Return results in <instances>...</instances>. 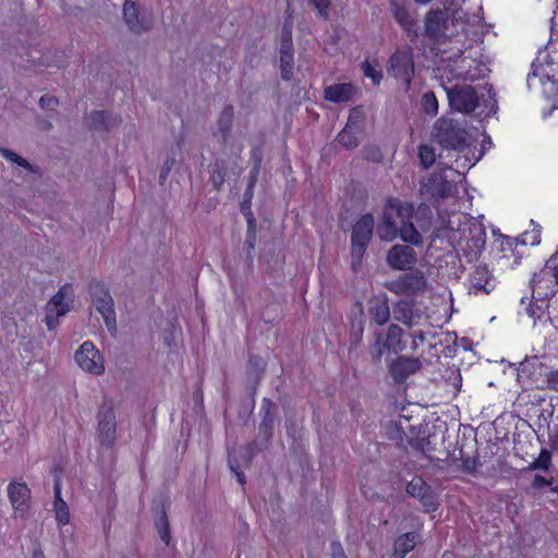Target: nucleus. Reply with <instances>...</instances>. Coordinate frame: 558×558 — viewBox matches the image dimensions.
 Returning a JSON list of instances; mask_svg holds the SVG:
<instances>
[{"mask_svg":"<svg viewBox=\"0 0 558 558\" xmlns=\"http://www.w3.org/2000/svg\"><path fill=\"white\" fill-rule=\"evenodd\" d=\"M460 456H461V461H462V464H461L462 471L466 474H473L476 471L477 466L480 465L478 458L477 457L464 458L462 456V450H460Z\"/></svg>","mask_w":558,"mask_h":558,"instance_id":"nucleus-50","label":"nucleus"},{"mask_svg":"<svg viewBox=\"0 0 558 558\" xmlns=\"http://www.w3.org/2000/svg\"><path fill=\"white\" fill-rule=\"evenodd\" d=\"M123 21L129 31L136 35L146 33L153 28V17L147 14L135 0H125L123 4Z\"/></svg>","mask_w":558,"mask_h":558,"instance_id":"nucleus-9","label":"nucleus"},{"mask_svg":"<svg viewBox=\"0 0 558 558\" xmlns=\"http://www.w3.org/2000/svg\"><path fill=\"white\" fill-rule=\"evenodd\" d=\"M259 173V163H256L255 167L250 171V179L246 186L247 191L254 192L255 184L257 182V177Z\"/></svg>","mask_w":558,"mask_h":558,"instance_id":"nucleus-58","label":"nucleus"},{"mask_svg":"<svg viewBox=\"0 0 558 558\" xmlns=\"http://www.w3.org/2000/svg\"><path fill=\"white\" fill-rule=\"evenodd\" d=\"M361 126L359 123H348L337 135L338 143L347 149H354L360 145Z\"/></svg>","mask_w":558,"mask_h":558,"instance_id":"nucleus-27","label":"nucleus"},{"mask_svg":"<svg viewBox=\"0 0 558 558\" xmlns=\"http://www.w3.org/2000/svg\"><path fill=\"white\" fill-rule=\"evenodd\" d=\"M362 70L366 77L372 78L374 85H379L383 78L381 71H377L368 61L362 63Z\"/></svg>","mask_w":558,"mask_h":558,"instance_id":"nucleus-48","label":"nucleus"},{"mask_svg":"<svg viewBox=\"0 0 558 558\" xmlns=\"http://www.w3.org/2000/svg\"><path fill=\"white\" fill-rule=\"evenodd\" d=\"M210 174L209 180L215 190L220 191L228 174V162L222 158H217L208 166Z\"/></svg>","mask_w":558,"mask_h":558,"instance_id":"nucleus-29","label":"nucleus"},{"mask_svg":"<svg viewBox=\"0 0 558 558\" xmlns=\"http://www.w3.org/2000/svg\"><path fill=\"white\" fill-rule=\"evenodd\" d=\"M551 465V452L547 449H542L537 459L530 465L529 470H544L548 471Z\"/></svg>","mask_w":558,"mask_h":558,"instance_id":"nucleus-41","label":"nucleus"},{"mask_svg":"<svg viewBox=\"0 0 558 558\" xmlns=\"http://www.w3.org/2000/svg\"><path fill=\"white\" fill-rule=\"evenodd\" d=\"M399 228L393 217L387 210L384 213L383 220L377 227V234L380 240L390 242L398 236Z\"/></svg>","mask_w":558,"mask_h":558,"instance_id":"nucleus-34","label":"nucleus"},{"mask_svg":"<svg viewBox=\"0 0 558 558\" xmlns=\"http://www.w3.org/2000/svg\"><path fill=\"white\" fill-rule=\"evenodd\" d=\"M413 305L407 300H400L393 306V318L409 327L413 326Z\"/></svg>","mask_w":558,"mask_h":558,"instance_id":"nucleus-36","label":"nucleus"},{"mask_svg":"<svg viewBox=\"0 0 558 558\" xmlns=\"http://www.w3.org/2000/svg\"><path fill=\"white\" fill-rule=\"evenodd\" d=\"M259 415L260 421L257 427V435L245 446L242 457L245 466L251 465L253 458L258 452L267 450L270 447L275 426L279 422L278 407L269 398H263Z\"/></svg>","mask_w":558,"mask_h":558,"instance_id":"nucleus-2","label":"nucleus"},{"mask_svg":"<svg viewBox=\"0 0 558 558\" xmlns=\"http://www.w3.org/2000/svg\"><path fill=\"white\" fill-rule=\"evenodd\" d=\"M547 384L550 389L558 391V371L547 374Z\"/></svg>","mask_w":558,"mask_h":558,"instance_id":"nucleus-59","label":"nucleus"},{"mask_svg":"<svg viewBox=\"0 0 558 558\" xmlns=\"http://www.w3.org/2000/svg\"><path fill=\"white\" fill-rule=\"evenodd\" d=\"M174 163H175V154L174 153L168 154L167 158L163 161V165L161 167L160 173H159V183L160 184H163L166 182Z\"/></svg>","mask_w":558,"mask_h":558,"instance_id":"nucleus-47","label":"nucleus"},{"mask_svg":"<svg viewBox=\"0 0 558 558\" xmlns=\"http://www.w3.org/2000/svg\"><path fill=\"white\" fill-rule=\"evenodd\" d=\"M374 226V216L372 214H365L352 227L351 253L352 257L359 263L364 256L372 240Z\"/></svg>","mask_w":558,"mask_h":558,"instance_id":"nucleus-6","label":"nucleus"},{"mask_svg":"<svg viewBox=\"0 0 558 558\" xmlns=\"http://www.w3.org/2000/svg\"><path fill=\"white\" fill-rule=\"evenodd\" d=\"M470 140L471 135L465 128L464 120L460 121L453 118L441 117L434 124L433 141L447 151V156H444L442 153L438 155L440 163L446 165L447 168H451V166L442 160L449 157L451 151L457 153V163L463 158L464 161L461 165L463 169L474 166L480 160L483 151L476 158L474 156L469 157L471 151Z\"/></svg>","mask_w":558,"mask_h":558,"instance_id":"nucleus-1","label":"nucleus"},{"mask_svg":"<svg viewBox=\"0 0 558 558\" xmlns=\"http://www.w3.org/2000/svg\"><path fill=\"white\" fill-rule=\"evenodd\" d=\"M432 50H435V54L440 58L441 61H450L457 62L463 56V50L461 48H456L454 50H446L441 49L440 46L432 47Z\"/></svg>","mask_w":558,"mask_h":558,"instance_id":"nucleus-42","label":"nucleus"},{"mask_svg":"<svg viewBox=\"0 0 558 558\" xmlns=\"http://www.w3.org/2000/svg\"><path fill=\"white\" fill-rule=\"evenodd\" d=\"M87 292L90 303L101 315L108 331L111 336H116L118 331L117 314L109 288L104 281L93 278L87 283Z\"/></svg>","mask_w":558,"mask_h":558,"instance_id":"nucleus-4","label":"nucleus"},{"mask_svg":"<svg viewBox=\"0 0 558 558\" xmlns=\"http://www.w3.org/2000/svg\"><path fill=\"white\" fill-rule=\"evenodd\" d=\"M421 106L423 111L428 116H436L438 112V100L434 92H426L423 94L421 99Z\"/></svg>","mask_w":558,"mask_h":558,"instance_id":"nucleus-40","label":"nucleus"},{"mask_svg":"<svg viewBox=\"0 0 558 558\" xmlns=\"http://www.w3.org/2000/svg\"><path fill=\"white\" fill-rule=\"evenodd\" d=\"M266 369V362L259 355H250L246 364V381L245 387L250 395V400L246 402V408L250 413L253 412L255 407V396L257 388L263 379Z\"/></svg>","mask_w":558,"mask_h":558,"instance_id":"nucleus-11","label":"nucleus"},{"mask_svg":"<svg viewBox=\"0 0 558 558\" xmlns=\"http://www.w3.org/2000/svg\"><path fill=\"white\" fill-rule=\"evenodd\" d=\"M58 105H59L58 98L54 97V96L48 95V94L41 96L40 99H39V106L44 110H51V111H53V110H56Z\"/></svg>","mask_w":558,"mask_h":558,"instance_id":"nucleus-53","label":"nucleus"},{"mask_svg":"<svg viewBox=\"0 0 558 558\" xmlns=\"http://www.w3.org/2000/svg\"><path fill=\"white\" fill-rule=\"evenodd\" d=\"M462 238L471 242L470 247L476 251H482L486 244V231L483 223L475 221L472 218L468 219L464 226L459 228Z\"/></svg>","mask_w":558,"mask_h":558,"instance_id":"nucleus-22","label":"nucleus"},{"mask_svg":"<svg viewBox=\"0 0 558 558\" xmlns=\"http://www.w3.org/2000/svg\"><path fill=\"white\" fill-rule=\"evenodd\" d=\"M311 2L317 10V14L324 20H328L330 0H311Z\"/></svg>","mask_w":558,"mask_h":558,"instance_id":"nucleus-51","label":"nucleus"},{"mask_svg":"<svg viewBox=\"0 0 558 558\" xmlns=\"http://www.w3.org/2000/svg\"><path fill=\"white\" fill-rule=\"evenodd\" d=\"M228 464H229V469L231 470V472L233 473H236L240 470V463L238 462V460L235 458L232 457V454L229 452V456H228Z\"/></svg>","mask_w":558,"mask_h":558,"instance_id":"nucleus-63","label":"nucleus"},{"mask_svg":"<svg viewBox=\"0 0 558 558\" xmlns=\"http://www.w3.org/2000/svg\"><path fill=\"white\" fill-rule=\"evenodd\" d=\"M418 500L421 501L425 512L428 513L435 512L439 507L437 496L432 488Z\"/></svg>","mask_w":558,"mask_h":558,"instance_id":"nucleus-44","label":"nucleus"},{"mask_svg":"<svg viewBox=\"0 0 558 558\" xmlns=\"http://www.w3.org/2000/svg\"><path fill=\"white\" fill-rule=\"evenodd\" d=\"M373 338L374 340L369 344L368 351L373 363L377 364L380 362L386 350V341H383V332L380 330H375L373 332Z\"/></svg>","mask_w":558,"mask_h":558,"instance_id":"nucleus-37","label":"nucleus"},{"mask_svg":"<svg viewBox=\"0 0 558 558\" xmlns=\"http://www.w3.org/2000/svg\"><path fill=\"white\" fill-rule=\"evenodd\" d=\"M235 476H236V480L238 482L241 484V485H244L245 482H246V477H245V474L242 472V471H239L236 473H234Z\"/></svg>","mask_w":558,"mask_h":558,"instance_id":"nucleus-64","label":"nucleus"},{"mask_svg":"<svg viewBox=\"0 0 558 558\" xmlns=\"http://www.w3.org/2000/svg\"><path fill=\"white\" fill-rule=\"evenodd\" d=\"M461 20L458 10L450 8L432 9L424 16V36L435 46H440L448 41L449 26Z\"/></svg>","mask_w":558,"mask_h":558,"instance_id":"nucleus-3","label":"nucleus"},{"mask_svg":"<svg viewBox=\"0 0 558 558\" xmlns=\"http://www.w3.org/2000/svg\"><path fill=\"white\" fill-rule=\"evenodd\" d=\"M331 558H348L344 553L343 546L338 541L330 543Z\"/></svg>","mask_w":558,"mask_h":558,"instance_id":"nucleus-57","label":"nucleus"},{"mask_svg":"<svg viewBox=\"0 0 558 558\" xmlns=\"http://www.w3.org/2000/svg\"><path fill=\"white\" fill-rule=\"evenodd\" d=\"M368 313L371 318L379 326L385 325L390 319V308L387 298H374L369 301Z\"/></svg>","mask_w":558,"mask_h":558,"instance_id":"nucleus-25","label":"nucleus"},{"mask_svg":"<svg viewBox=\"0 0 558 558\" xmlns=\"http://www.w3.org/2000/svg\"><path fill=\"white\" fill-rule=\"evenodd\" d=\"M485 88L487 89L488 93V99L484 100L485 107L489 108V111H493L495 113L497 110L496 93L494 92L492 85L486 84Z\"/></svg>","mask_w":558,"mask_h":558,"instance_id":"nucleus-56","label":"nucleus"},{"mask_svg":"<svg viewBox=\"0 0 558 558\" xmlns=\"http://www.w3.org/2000/svg\"><path fill=\"white\" fill-rule=\"evenodd\" d=\"M234 108L232 105H227L221 110L217 124L219 133L222 137V143L227 144L231 137V131L233 126Z\"/></svg>","mask_w":558,"mask_h":558,"instance_id":"nucleus-31","label":"nucleus"},{"mask_svg":"<svg viewBox=\"0 0 558 558\" xmlns=\"http://www.w3.org/2000/svg\"><path fill=\"white\" fill-rule=\"evenodd\" d=\"M430 488V485L427 484L423 477L415 476L408 483L405 490L411 497L421 499Z\"/></svg>","mask_w":558,"mask_h":558,"instance_id":"nucleus-38","label":"nucleus"},{"mask_svg":"<svg viewBox=\"0 0 558 558\" xmlns=\"http://www.w3.org/2000/svg\"><path fill=\"white\" fill-rule=\"evenodd\" d=\"M122 122L120 116L107 110H95L88 116V129L98 132H110Z\"/></svg>","mask_w":558,"mask_h":558,"instance_id":"nucleus-21","label":"nucleus"},{"mask_svg":"<svg viewBox=\"0 0 558 558\" xmlns=\"http://www.w3.org/2000/svg\"><path fill=\"white\" fill-rule=\"evenodd\" d=\"M389 5L395 20L407 33L410 40L414 43L418 37L417 22L415 16L407 8L405 0H390Z\"/></svg>","mask_w":558,"mask_h":558,"instance_id":"nucleus-15","label":"nucleus"},{"mask_svg":"<svg viewBox=\"0 0 558 558\" xmlns=\"http://www.w3.org/2000/svg\"><path fill=\"white\" fill-rule=\"evenodd\" d=\"M386 262L393 269H412L417 263V255L410 245L396 244L387 252Z\"/></svg>","mask_w":558,"mask_h":558,"instance_id":"nucleus-17","label":"nucleus"},{"mask_svg":"<svg viewBox=\"0 0 558 558\" xmlns=\"http://www.w3.org/2000/svg\"><path fill=\"white\" fill-rule=\"evenodd\" d=\"M363 157L372 162L379 163L384 159L381 149L376 145H367L363 148Z\"/></svg>","mask_w":558,"mask_h":558,"instance_id":"nucleus-45","label":"nucleus"},{"mask_svg":"<svg viewBox=\"0 0 558 558\" xmlns=\"http://www.w3.org/2000/svg\"><path fill=\"white\" fill-rule=\"evenodd\" d=\"M292 29L293 21L291 15H288L284 17L279 35L280 76L286 82L291 81L293 77L294 45L292 40Z\"/></svg>","mask_w":558,"mask_h":558,"instance_id":"nucleus-5","label":"nucleus"},{"mask_svg":"<svg viewBox=\"0 0 558 558\" xmlns=\"http://www.w3.org/2000/svg\"><path fill=\"white\" fill-rule=\"evenodd\" d=\"M538 303H539V302H534V301H533V302L529 305V307L526 308V312H527V314H529L531 317L541 318L542 314L544 313V312H541V311H538V310H537V305H539Z\"/></svg>","mask_w":558,"mask_h":558,"instance_id":"nucleus-61","label":"nucleus"},{"mask_svg":"<svg viewBox=\"0 0 558 558\" xmlns=\"http://www.w3.org/2000/svg\"><path fill=\"white\" fill-rule=\"evenodd\" d=\"M411 337L413 338V341H412V349L413 350H416L417 347H418V342H424L425 340V335L423 331H414L411 333Z\"/></svg>","mask_w":558,"mask_h":558,"instance_id":"nucleus-60","label":"nucleus"},{"mask_svg":"<svg viewBox=\"0 0 558 558\" xmlns=\"http://www.w3.org/2000/svg\"><path fill=\"white\" fill-rule=\"evenodd\" d=\"M74 302L73 287L64 283L59 291L47 303L48 310L58 311V315H66Z\"/></svg>","mask_w":558,"mask_h":558,"instance_id":"nucleus-23","label":"nucleus"},{"mask_svg":"<svg viewBox=\"0 0 558 558\" xmlns=\"http://www.w3.org/2000/svg\"><path fill=\"white\" fill-rule=\"evenodd\" d=\"M532 299L539 302L537 310L544 312L549 305V299L556 294L549 271L543 268L539 272H535L531 279Z\"/></svg>","mask_w":558,"mask_h":558,"instance_id":"nucleus-12","label":"nucleus"},{"mask_svg":"<svg viewBox=\"0 0 558 558\" xmlns=\"http://www.w3.org/2000/svg\"><path fill=\"white\" fill-rule=\"evenodd\" d=\"M453 184L441 173L430 174L426 181L421 182L420 192L427 199L446 198L451 195Z\"/></svg>","mask_w":558,"mask_h":558,"instance_id":"nucleus-16","label":"nucleus"},{"mask_svg":"<svg viewBox=\"0 0 558 558\" xmlns=\"http://www.w3.org/2000/svg\"><path fill=\"white\" fill-rule=\"evenodd\" d=\"M98 434L102 446L112 447L116 441V413L112 405L102 403L98 410Z\"/></svg>","mask_w":558,"mask_h":558,"instance_id":"nucleus-13","label":"nucleus"},{"mask_svg":"<svg viewBox=\"0 0 558 558\" xmlns=\"http://www.w3.org/2000/svg\"><path fill=\"white\" fill-rule=\"evenodd\" d=\"M0 155L3 158H5L7 160L27 170L29 173H32L34 175V180L41 178L43 171L40 170L39 167L29 163L25 158L17 155L13 150L8 149V148H0Z\"/></svg>","mask_w":558,"mask_h":558,"instance_id":"nucleus-33","label":"nucleus"},{"mask_svg":"<svg viewBox=\"0 0 558 558\" xmlns=\"http://www.w3.org/2000/svg\"><path fill=\"white\" fill-rule=\"evenodd\" d=\"M404 335L403 329L396 324H391L386 333V350L395 354L402 352L405 348L402 337Z\"/></svg>","mask_w":558,"mask_h":558,"instance_id":"nucleus-30","label":"nucleus"},{"mask_svg":"<svg viewBox=\"0 0 558 558\" xmlns=\"http://www.w3.org/2000/svg\"><path fill=\"white\" fill-rule=\"evenodd\" d=\"M56 511V519L60 524H68L70 522L69 507L64 500H59L58 505H53Z\"/></svg>","mask_w":558,"mask_h":558,"instance_id":"nucleus-46","label":"nucleus"},{"mask_svg":"<svg viewBox=\"0 0 558 558\" xmlns=\"http://www.w3.org/2000/svg\"><path fill=\"white\" fill-rule=\"evenodd\" d=\"M398 235H400L403 242L409 243L410 245H423V236L411 221H402V226L399 228Z\"/></svg>","mask_w":558,"mask_h":558,"instance_id":"nucleus-35","label":"nucleus"},{"mask_svg":"<svg viewBox=\"0 0 558 558\" xmlns=\"http://www.w3.org/2000/svg\"><path fill=\"white\" fill-rule=\"evenodd\" d=\"M53 492H54V502H53V505H58L59 500H63L61 498V483H60V480L58 477L54 480Z\"/></svg>","mask_w":558,"mask_h":558,"instance_id":"nucleus-62","label":"nucleus"},{"mask_svg":"<svg viewBox=\"0 0 558 558\" xmlns=\"http://www.w3.org/2000/svg\"><path fill=\"white\" fill-rule=\"evenodd\" d=\"M387 72L389 75L402 81L405 87L409 88L414 75L412 48L407 46L397 49L389 58Z\"/></svg>","mask_w":558,"mask_h":558,"instance_id":"nucleus-7","label":"nucleus"},{"mask_svg":"<svg viewBox=\"0 0 558 558\" xmlns=\"http://www.w3.org/2000/svg\"><path fill=\"white\" fill-rule=\"evenodd\" d=\"M253 196H254V192L245 190L244 194H243L242 202L240 204V210L243 214V216L245 217L246 221L256 220L254 217V214L252 211V208H251Z\"/></svg>","mask_w":558,"mask_h":558,"instance_id":"nucleus-43","label":"nucleus"},{"mask_svg":"<svg viewBox=\"0 0 558 558\" xmlns=\"http://www.w3.org/2000/svg\"><path fill=\"white\" fill-rule=\"evenodd\" d=\"M418 158L422 167L428 169L436 161L435 148L426 144H421L418 146Z\"/></svg>","mask_w":558,"mask_h":558,"instance_id":"nucleus-39","label":"nucleus"},{"mask_svg":"<svg viewBox=\"0 0 558 558\" xmlns=\"http://www.w3.org/2000/svg\"><path fill=\"white\" fill-rule=\"evenodd\" d=\"M418 535L415 532H408L399 536L393 544V558H404L416 545Z\"/></svg>","mask_w":558,"mask_h":558,"instance_id":"nucleus-32","label":"nucleus"},{"mask_svg":"<svg viewBox=\"0 0 558 558\" xmlns=\"http://www.w3.org/2000/svg\"><path fill=\"white\" fill-rule=\"evenodd\" d=\"M46 312L45 323L49 330H53L59 325V317L62 315H58V311L48 310L47 307Z\"/></svg>","mask_w":558,"mask_h":558,"instance_id":"nucleus-54","label":"nucleus"},{"mask_svg":"<svg viewBox=\"0 0 558 558\" xmlns=\"http://www.w3.org/2000/svg\"><path fill=\"white\" fill-rule=\"evenodd\" d=\"M553 484H554V478L553 477L546 478L543 475L536 474L534 476L533 482L531 483V487L533 489L538 490V489H542L545 486H551Z\"/></svg>","mask_w":558,"mask_h":558,"instance_id":"nucleus-55","label":"nucleus"},{"mask_svg":"<svg viewBox=\"0 0 558 558\" xmlns=\"http://www.w3.org/2000/svg\"><path fill=\"white\" fill-rule=\"evenodd\" d=\"M409 445L420 453L425 454V452L429 449L430 441L427 437H411L409 439Z\"/></svg>","mask_w":558,"mask_h":558,"instance_id":"nucleus-49","label":"nucleus"},{"mask_svg":"<svg viewBox=\"0 0 558 558\" xmlns=\"http://www.w3.org/2000/svg\"><path fill=\"white\" fill-rule=\"evenodd\" d=\"M155 529L160 539L168 546L171 541L168 506L162 499L154 500L151 507Z\"/></svg>","mask_w":558,"mask_h":558,"instance_id":"nucleus-20","label":"nucleus"},{"mask_svg":"<svg viewBox=\"0 0 558 558\" xmlns=\"http://www.w3.org/2000/svg\"><path fill=\"white\" fill-rule=\"evenodd\" d=\"M354 87L351 83L332 84L324 90L325 99L331 102H343L352 98Z\"/></svg>","mask_w":558,"mask_h":558,"instance_id":"nucleus-26","label":"nucleus"},{"mask_svg":"<svg viewBox=\"0 0 558 558\" xmlns=\"http://www.w3.org/2000/svg\"><path fill=\"white\" fill-rule=\"evenodd\" d=\"M355 306L357 307V311L356 313L353 314L354 317L351 319V328L349 333V351L357 349L359 345L361 344L366 323L362 303L356 302Z\"/></svg>","mask_w":558,"mask_h":558,"instance_id":"nucleus-24","label":"nucleus"},{"mask_svg":"<svg viewBox=\"0 0 558 558\" xmlns=\"http://www.w3.org/2000/svg\"><path fill=\"white\" fill-rule=\"evenodd\" d=\"M544 268L549 271L551 278H555V284L558 286V253L546 262Z\"/></svg>","mask_w":558,"mask_h":558,"instance_id":"nucleus-52","label":"nucleus"},{"mask_svg":"<svg viewBox=\"0 0 558 558\" xmlns=\"http://www.w3.org/2000/svg\"><path fill=\"white\" fill-rule=\"evenodd\" d=\"M421 368L422 362L418 357L401 355L389 365V373L396 383L402 384Z\"/></svg>","mask_w":558,"mask_h":558,"instance_id":"nucleus-19","label":"nucleus"},{"mask_svg":"<svg viewBox=\"0 0 558 558\" xmlns=\"http://www.w3.org/2000/svg\"><path fill=\"white\" fill-rule=\"evenodd\" d=\"M8 497L15 517L26 518L31 509V489L27 484L11 482L8 486Z\"/></svg>","mask_w":558,"mask_h":558,"instance_id":"nucleus-14","label":"nucleus"},{"mask_svg":"<svg viewBox=\"0 0 558 558\" xmlns=\"http://www.w3.org/2000/svg\"><path fill=\"white\" fill-rule=\"evenodd\" d=\"M444 89L446 90L449 106L459 112L470 113L480 105V97L471 85L444 86Z\"/></svg>","mask_w":558,"mask_h":558,"instance_id":"nucleus-8","label":"nucleus"},{"mask_svg":"<svg viewBox=\"0 0 558 558\" xmlns=\"http://www.w3.org/2000/svg\"><path fill=\"white\" fill-rule=\"evenodd\" d=\"M427 281L423 271L416 269L399 276L386 284L387 289L396 294L415 295L426 289Z\"/></svg>","mask_w":558,"mask_h":558,"instance_id":"nucleus-10","label":"nucleus"},{"mask_svg":"<svg viewBox=\"0 0 558 558\" xmlns=\"http://www.w3.org/2000/svg\"><path fill=\"white\" fill-rule=\"evenodd\" d=\"M246 234L243 243V252L245 255V260L248 268L253 267L254 256H255V243H256V234H257V223L256 220L246 221Z\"/></svg>","mask_w":558,"mask_h":558,"instance_id":"nucleus-28","label":"nucleus"},{"mask_svg":"<svg viewBox=\"0 0 558 558\" xmlns=\"http://www.w3.org/2000/svg\"><path fill=\"white\" fill-rule=\"evenodd\" d=\"M96 359L100 360V355L92 341L83 342L75 353V361L82 369L95 375H100L104 373L105 367L101 363L97 362Z\"/></svg>","mask_w":558,"mask_h":558,"instance_id":"nucleus-18","label":"nucleus"}]
</instances>
